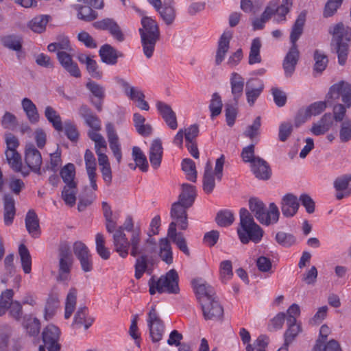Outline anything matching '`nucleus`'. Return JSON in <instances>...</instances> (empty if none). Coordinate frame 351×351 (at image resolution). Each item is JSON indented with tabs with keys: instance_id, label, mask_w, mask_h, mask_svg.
Segmentation results:
<instances>
[{
	"instance_id": "19",
	"label": "nucleus",
	"mask_w": 351,
	"mask_h": 351,
	"mask_svg": "<svg viewBox=\"0 0 351 351\" xmlns=\"http://www.w3.org/2000/svg\"><path fill=\"white\" fill-rule=\"evenodd\" d=\"M232 38V32L231 30H226L221 36L218 42V47L215 56L216 65H220L224 60L227 52L230 48V42Z\"/></svg>"
},
{
	"instance_id": "52",
	"label": "nucleus",
	"mask_w": 351,
	"mask_h": 351,
	"mask_svg": "<svg viewBox=\"0 0 351 351\" xmlns=\"http://www.w3.org/2000/svg\"><path fill=\"white\" fill-rule=\"evenodd\" d=\"M19 254L23 271L25 274H29L32 269V258L28 249L24 244L19 245Z\"/></svg>"
},
{
	"instance_id": "36",
	"label": "nucleus",
	"mask_w": 351,
	"mask_h": 351,
	"mask_svg": "<svg viewBox=\"0 0 351 351\" xmlns=\"http://www.w3.org/2000/svg\"><path fill=\"white\" fill-rule=\"evenodd\" d=\"M106 131L111 151L113 154H119L121 152V145L114 125L110 122L107 123L106 124Z\"/></svg>"
},
{
	"instance_id": "22",
	"label": "nucleus",
	"mask_w": 351,
	"mask_h": 351,
	"mask_svg": "<svg viewBox=\"0 0 351 351\" xmlns=\"http://www.w3.org/2000/svg\"><path fill=\"white\" fill-rule=\"evenodd\" d=\"M96 29L108 30L110 34L117 40L123 41L124 36L117 23L111 19H104L98 21L93 24Z\"/></svg>"
},
{
	"instance_id": "40",
	"label": "nucleus",
	"mask_w": 351,
	"mask_h": 351,
	"mask_svg": "<svg viewBox=\"0 0 351 351\" xmlns=\"http://www.w3.org/2000/svg\"><path fill=\"white\" fill-rule=\"evenodd\" d=\"M118 83L123 88L125 95L131 100L137 101L141 98L145 97V95L141 89L131 86L127 81L120 79L119 80Z\"/></svg>"
},
{
	"instance_id": "13",
	"label": "nucleus",
	"mask_w": 351,
	"mask_h": 351,
	"mask_svg": "<svg viewBox=\"0 0 351 351\" xmlns=\"http://www.w3.org/2000/svg\"><path fill=\"white\" fill-rule=\"evenodd\" d=\"M201 306L205 319L219 321L223 317V308L215 298L208 301L203 299Z\"/></svg>"
},
{
	"instance_id": "3",
	"label": "nucleus",
	"mask_w": 351,
	"mask_h": 351,
	"mask_svg": "<svg viewBox=\"0 0 351 351\" xmlns=\"http://www.w3.org/2000/svg\"><path fill=\"white\" fill-rule=\"evenodd\" d=\"M237 233L243 244L248 243L250 241L257 243L263 236V229L255 223L252 215L245 208L240 210V228Z\"/></svg>"
},
{
	"instance_id": "33",
	"label": "nucleus",
	"mask_w": 351,
	"mask_h": 351,
	"mask_svg": "<svg viewBox=\"0 0 351 351\" xmlns=\"http://www.w3.org/2000/svg\"><path fill=\"white\" fill-rule=\"evenodd\" d=\"M133 121L136 132L142 136L147 137L152 135L153 128L151 124L146 123L145 118L139 113H134Z\"/></svg>"
},
{
	"instance_id": "31",
	"label": "nucleus",
	"mask_w": 351,
	"mask_h": 351,
	"mask_svg": "<svg viewBox=\"0 0 351 351\" xmlns=\"http://www.w3.org/2000/svg\"><path fill=\"white\" fill-rule=\"evenodd\" d=\"M167 236L177 245L182 252H183L186 255H189V250L187 247L186 239H184L182 233L177 232L174 223L169 224L167 230Z\"/></svg>"
},
{
	"instance_id": "16",
	"label": "nucleus",
	"mask_w": 351,
	"mask_h": 351,
	"mask_svg": "<svg viewBox=\"0 0 351 351\" xmlns=\"http://www.w3.org/2000/svg\"><path fill=\"white\" fill-rule=\"evenodd\" d=\"M156 108L165 121L166 124L171 129L176 130L178 128V121L176 112L172 110L170 105L161 101H157Z\"/></svg>"
},
{
	"instance_id": "1",
	"label": "nucleus",
	"mask_w": 351,
	"mask_h": 351,
	"mask_svg": "<svg viewBox=\"0 0 351 351\" xmlns=\"http://www.w3.org/2000/svg\"><path fill=\"white\" fill-rule=\"evenodd\" d=\"M141 23L142 27L139 28L138 32L143 51L147 58H150L160 37L159 27L154 19L145 16L142 17Z\"/></svg>"
},
{
	"instance_id": "37",
	"label": "nucleus",
	"mask_w": 351,
	"mask_h": 351,
	"mask_svg": "<svg viewBox=\"0 0 351 351\" xmlns=\"http://www.w3.org/2000/svg\"><path fill=\"white\" fill-rule=\"evenodd\" d=\"M86 86L93 95L99 100L98 102L93 101L92 103L99 112L101 111L102 100L105 97V88L101 85L93 81L88 82Z\"/></svg>"
},
{
	"instance_id": "62",
	"label": "nucleus",
	"mask_w": 351,
	"mask_h": 351,
	"mask_svg": "<svg viewBox=\"0 0 351 351\" xmlns=\"http://www.w3.org/2000/svg\"><path fill=\"white\" fill-rule=\"evenodd\" d=\"M339 138L342 143H347L351 141L350 119L346 118L341 122L339 130Z\"/></svg>"
},
{
	"instance_id": "4",
	"label": "nucleus",
	"mask_w": 351,
	"mask_h": 351,
	"mask_svg": "<svg viewBox=\"0 0 351 351\" xmlns=\"http://www.w3.org/2000/svg\"><path fill=\"white\" fill-rule=\"evenodd\" d=\"M249 208L256 219L263 225L276 223L279 219L280 212L274 202L269 204V210L267 211L265 204L261 199L252 197L249 199Z\"/></svg>"
},
{
	"instance_id": "63",
	"label": "nucleus",
	"mask_w": 351,
	"mask_h": 351,
	"mask_svg": "<svg viewBox=\"0 0 351 351\" xmlns=\"http://www.w3.org/2000/svg\"><path fill=\"white\" fill-rule=\"evenodd\" d=\"M23 326L27 332L32 336L37 335L40 331L39 320L36 317H33L32 315L25 317Z\"/></svg>"
},
{
	"instance_id": "41",
	"label": "nucleus",
	"mask_w": 351,
	"mask_h": 351,
	"mask_svg": "<svg viewBox=\"0 0 351 351\" xmlns=\"http://www.w3.org/2000/svg\"><path fill=\"white\" fill-rule=\"evenodd\" d=\"M99 56L104 63L110 65L115 64L119 57L117 51L109 45H104L101 47Z\"/></svg>"
},
{
	"instance_id": "39",
	"label": "nucleus",
	"mask_w": 351,
	"mask_h": 351,
	"mask_svg": "<svg viewBox=\"0 0 351 351\" xmlns=\"http://www.w3.org/2000/svg\"><path fill=\"white\" fill-rule=\"evenodd\" d=\"M332 125V115L330 113H326L322 119L314 123L311 132L315 135H321L326 133Z\"/></svg>"
},
{
	"instance_id": "61",
	"label": "nucleus",
	"mask_w": 351,
	"mask_h": 351,
	"mask_svg": "<svg viewBox=\"0 0 351 351\" xmlns=\"http://www.w3.org/2000/svg\"><path fill=\"white\" fill-rule=\"evenodd\" d=\"M14 291L12 289H6L3 291L0 297V316L5 315L7 310L12 305Z\"/></svg>"
},
{
	"instance_id": "20",
	"label": "nucleus",
	"mask_w": 351,
	"mask_h": 351,
	"mask_svg": "<svg viewBox=\"0 0 351 351\" xmlns=\"http://www.w3.org/2000/svg\"><path fill=\"white\" fill-rule=\"evenodd\" d=\"M327 107L326 101H317L308 106L304 111H300L295 118V125L298 126L304 123L306 119L311 116H316L322 113Z\"/></svg>"
},
{
	"instance_id": "25",
	"label": "nucleus",
	"mask_w": 351,
	"mask_h": 351,
	"mask_svg": "<svg viewBox=\"0 0 351 351\" xmlns=\"http://www.w3.org/2000/svg\"><path fill=\"white\" fill-rule=\"evenodd\" d=\"M184 130L186 146L190 154H199L195 140L199 134V127L196 124L190 125Z\"/></svg>"
},
{
	"instance_id": "24",
	"label": "nucleus",
	"mask_w": 351,
	"mask_h": 351,
	"mask_svg": "<svg viewBox=\"0 0 351 351\" xmlns=\"http://www.w3.org/2000/svg\"><path fill=\"white\" fill-rule=\"evenodd\" d=\"M71 51H60L57 58L62 66L70 73L71 75L79 77L81 75L77 64L73 61L70 54Z\"/></svg>"
},
{
	"instance_id": "60",
	"label": "nucleus",
	"mask_w": 351,
	"mask_h": 351,
	"mask_svg": "<svg viewBox=\"0 0 351 351\" xmlns=\"http://www.w3.org/2000/svg\"><path fill=\"white\" fill-rule=\"evenodd\" d=\"M234 220L233 213L230 210H222L217 213L215 221L221 227L230 226Z\"/></svg>"
},
{
	"instance_id": "49",
	"label": "nucleus",
	"mask_w": 351,
	"mask_h": 351,
	"mask_svg": "<svg viewBox=\"0 0 351 351\" xmlns=\"http://www.w3.org/2000/svg\"><path fill=\"white\" fill-rule=\"evenodd\" d=\"M77 11V18L84 21H91L97 17V13L90 6L82 5L80 4L74 5Z\"/></svg>"
},
{
	"instance_id": "14",
	"label": "nucleus",
	"mask_w": 351,
	"mask_h": 351,
	"mask_svg": "<svg viewBox=\"0 0 351 351\" xmlns=\"http://www.w3.org/2000/svg\"><path fill=\"white\" fill-rule=\"evenodd\" d=\"M112 242L114 245V250L121 257L126 258L129 254V249L130 247V239L126 237V234L123 232L122 228H117L116 231L112 234Z\"/></svg>"
},
{
	"instance_id": "47",
	"label": "nucleus",
	"mask_w": 351,
	"mask_h": 351,
	"mask_svg": "<svg viewBox=\"0 0 351 351\" xmlns=\"http://www.w3.org/2000/svg\"><path fill=\"white\" fill-rule=\"evenodd\" d=\"M304 16L300 15L295 21L290 34V41L291 47H298L296 42L303 32V27L304 25Z\"/></svg>"
},
{
	"instance_id": "17",
	"label": "nucleus",
	"mask_w": 351,
	"mask_h": 351,
	"mask_svg": "<svg viewBox=\"0 0 351 351\" xmlns=\"http://www.w3.org/2000/svg\"><path fill=\"white\" fill-rule=\"evenodd\" d=\"M300 207L298 198L292 193L285 195L281 200L280 208L285 217H292L298 212Z\"/></svg>"
},
{
	"instance_id": "64",
	"label": "nucleus",
	"mask_w": 351,
	"mask_h": 351,
	"mask_svg": "<svg viewBox=\"0 0 351 351\" xmlns=\"http://www.w3.org/2000/svg\"><path fill=\"white\" fill-rule=\"evenodd\" d=\"M269 343V338L265 335H260L252 344L246 346V351H266Z\"/></svg>"
},
{
	"instance_id": "9",
	"label": "nucleus",
	"mask_w": 351,
	"mask_h": 351,
	"mask_svg": "<svg viewBox=\"0 0 351 351\" xmlns=\"http://www.w3.org/2000/svg\"><path fill=\"white\" fill-rule=\"evenodd\" d=\"M58 258L59 274L58 280L60 281L68 280L73 260L71 248L68 243H64L60 245Z\"/></svg>"
},
{
	"instance_id": "2",
	"label": "nucleus",
	"mask_w": 351,
	"mask_h": 351,
	"mask_svg": "<svg viewBox=\"0 0 351 351\" xmlns=\"http://www.w3.org/2000/svg\"><path fill=\"white\" fill-rule=\"evenodd\" d=\"M329 32L332 35L331 47L338 56V62L344 65L348 54V43L351 41V28L337 23L330 28Z\"/></svg>"
},
{
	"instance_id": "7",
	"label": "nucleus",
	"mask_w": 351,
	"mask_h": 351,
	"mask_svg": "<svg viewBox=\"0 0 351 351\" xmlns=\"http://www.w3.org/2000/svg\"><path fill=\"white\" fill-rule=\"evenodd\" d=\"M225 162L223 155L217 159L215 169H213V165L208 161L205 166L203 178V190L209 194L212 193L215 187V180H221L223 176V168Z\"/></svg>"
},
{
	"instance_id": "55",
	"label": "nucleus",
	"mask_w": 351,
	"mask_h": 351,
	"mask_svg": "<svg viewBox=\"0 0 351 351\" xmlns=\"http://www.w3.org/2000/svg\"><path fill=\"white\" fill-rule=\"evenodd\" d=\"M50 52H56L57 53L60 51H71L69 40L67 37H62L58 41L51 43L47 47Z\"/></svg>"
},
{
	"instance_id": "54",
	"label": "nucleus",
	"mask_w": 351,
	"mask_h": 351,
	"mask_svg": "<svg viewBox=\"0 0 351 351\" xmlns=\"http://www.w3.org/2000/svg\"><path fill=\"white\" fill-rule=\"evenodd\" d=\"M273 8L271 7H266L264 12L259 18H255L252 21V27L254 30L263 29L265 23L273 16Z\"/></svg>"
},
{
	"instance_id": "56",
	"label": "nucleus",
	"mask_w": 351,
	"mask_h": 351,
	"mask_svg": "<svg viewBox=\"0 0 351 351\" xmlns=\"http://www.w3.org/2000/svg\"><path fill=\"white\" fill-rule=\"evenodd\" d=\"M96 251L99 256L104 260H108L110 256V252L105 246V237L102 233H97L95 235Z\"/></svg>"
},
{
	"instance_id": "28",
	"label": "nucleus",
	"mask_w": 351,
	"mask_h": 351,
	"mask_svg": "<svg viewBox=\"0 0 351 351\" xmlns=\"http://www.w3.org/2000/svg\"><path fill=\"white\" fill-rule=\"evenodd\" d=\"M293 0H283L282 4L280 6L274 2H270L267 7H271L274 10L273 15L276 14L274 21L277 23H281L286 21V15L292 6Z\"/></svg>"
},
{
	"instance_id": "34",
	"label": "nucleus",
	"mask_w": 351,
	"mask_h": 351,
	"mask_svg": "<svg viewBox=\"0 0 351 351\" xmlns=\"http://www.w3.org/2000/svg\"><path fill=\"white\" fill-rule=\"evenodd\" d=\"M44 114L49 123L58 132H63V123L60 114L55 108L47 106L45 108Z\"/></svg>"
},
{
	"instance_id": "57",
	"label": "nucleus",
	"mask_w": 351,
	"mask_h": 351,
	"mask_svg": "<svg viewBox=\"0 0 351 351\" xmlns=\"http://www.w3.org/2000/svg\"><path fill=\"white\" fill-rule=\"evenodd\" d=\"M7 160L11 168L16 172H21L26 176L29 173V170L23 165L21 155H6Z\"/></svg>"
},
{
	"instance_id": "23",
	"label": "nucleus",
	"mask_w": 351,
	"mask_h": 351,
	"mask_svg": "<svg viewBox=\"0 0 351 351\" xmlns=\"http://www.w3.org/2000/svg\"><path fill=\"white\" fill-rule=\"evenodd\" d=\"M263 89L264 84L261 80L251 79L247 82L245 94L247 101L250 106L254 105Z\"/></svg>"
},
{
	"instance_id": "30",
	"label": "nucleus",
	"mask_w": 351,
	"mask_h": 351,
	"mask_svg": "<svg viewBox=\"0 0 351 351\" xmlns=\"http://www.w3.org/2000/svg\"><path fill=\"white\" fill-rule=\"evenodd\" d=\"M4 213L3 220L6 226H10L14 220L16 208L15 200L14 197L10 195H5L3 197Z\"/></svg>"
},
{
	"instance_id": "46",
	"label": "nucleus",
	"mask_w": 351,
	"mask_h": 351,
	"mask_svg": "<svg viewBox=\"0 0 351 351\" xmlns=\"http://www.w3.org/2000/svg\"><path fill=\"white\" fill-rule=\"evenodd\" d=\"M98 163L102 174L103 179L107 185L112 182V171L107 155H99Z\"/></svg>"
},
{
	"instance_id": "50",
	"label": "nucleus",
	"mask_w": 351,
	"mask_h": 351,
	"mask_svg": "<svg viewBox=\"0 0 351 351\" xmlns=\"http://www.w3.org/2000/svg\"><path fill=\"white\" fill-rule=\"evenodd\" d=\"M48 15H40L34 17L29 23V27L36 33H42L45 30L46 25L49 21Z\"/></svg>"
},
{
	"instance_id": "35",
	"label": "nucleus",
	"mask_w": 351,
	"mask_h": 351,
	"mask_svg": "<svg viewBox=\"0 0 351 351\" xmlns=\"http://www.w3.org/2000/svg\"><path fill=\"white\" fill-rule=\"evenodd\" d=\"M78 60L81 63L86 64V69L92 77L101 78L102 72L98 69L96 61L91 56L82 53L78 56Z\"/></svg>"
},
{
	"instance_id": "5",
	"label": "nucleus",
	"mask_w": 351,
	"mask_h": 351,
	"mask_svg": "<svg viewBox=\"0 0 351 351\" xmlns=\"http://www.w3.org/2000/svg\"><path fill=\"white\" fill-rule=\"evenodd\" d=\"M141 230L136 228L132 234H130V255L133 257L149 256L155 252L156 242L154 238L148 237L141 243Z\"/></svg>"
},
{
	"instance_id": "45",
	"label": "nucleus",
	"mask_w": 351,
	"mask_h": 351,
	"mask_svg": "<svg viewBox=\"0 0 351 351\" xmlns=\"http://www.w3.org/2000/svg\"><path fill=\"white\" fill-rule=\"evenodd\" d=\"M262 44L259 38H256L252 40L250 47V51L248 57L249 64H254L261 63L262 58L261 56V48Z\"/></svg>"
},
{
	"instance_id": "42",
	"label": "nucleus",
	"mask_w": 351,
	"mask_h": 351,
	"mask_svg": "<svg viewBox=\"0 0 351 351\" xmlns=\"http://www.w3.org/2000/svg\"><path fill=\"white\" fill-rule=\"evenodd\" d=\"M94 319L88 316V310L86 307L79 308L74 316L73 324L79 327L84 326L88 329L93 323Z\"/></svg>"
},
{
	"instance_id": "26",
	"label": "nucleus",
	"mask_w": 351,
	"mask_h": 351,
	"mask_svg": "<svg viewBox=\"0 0 351 351\" xmlns=\"http://www.w3.org/2000/svg\"><path fill=\"white\" fill-rule=\"evenodd\" d=\"M21 108L30 123L36 125L40 121V116L38 108L30 99L23 98L21 100Z\"/></svg>"
},
{
	"instance_id": "59",
	"label": "nucleus",
	"mask_w": 351,
	"mask_h": 351,
	"mask_svg": "<svg viewBox=\"0 0 351 351\" xmlns=\"http://www.w3.org/2000/svg\"><path fill=\"white\" fill-rule=\"evenodd\" d=\"M88 136L94 142L95 149L97 154H102L107 149V143L104 136L99 133L88 132Z\"/></svg>"
},
{
	"instance_id": "27",
	"label": "nucleus",
	"mask_w": 351,
	"mask_h": 351,
	"mask_svg": "<svg viewBox=\"0 0 351 351\" xmlns=\"http://www.w3.org/2000/svg\"><path fill=\"white\" fill-rule=\"evenodd\" d=\"M299 56L298 47H291L283 62V68L286 76L289 77L294 72Z\"/></svg>"
},
{
	"instance_id": "38",
	"label": "nucleus",
	"mask_w": 351,
	"mask_h": 351,
	"mask_svg": "<svg viewBox=\"0 0 351 351\" xmlns=\"http://www.w3.org/2000/svg\"><path fill=\"white\" fill-rule=\"evenodd\" d=\"M84 160L86 163V169L90 186L94 191H97V185L96 184V159L94 157V155H84Z\"/></svg>"
},
{
	"instance_id": "43",
	"label": "nucleus",
	"mask_w": 351,
	"mask_h": 351,
	"mask_svg": "<svg viewBox=\"0 0 351 351\" xmlns=\"http://www.w3.org/2000/svg\"><path fill=\"white\" fill-rule=\"evenodd\" d=\"M159 256L167 264L173 263V254L170 241L167 238H161L159 240Z\"/></svg>"
},
{
	"instance_id": "8",
	"label": "nucleus",
	"mask_w": 351,
	"mask_h": 351,
	"mask_svg": "<svg viewBox=\"0 0 351 351\" xmlns=\"http://www.w3.org/2000/svg\"><path fill=\"white\" fill-rule=\"evenodd\" d=\"M245 162L250 163L251 171L254 176L262 180H269L271 176V171L268 163L256 155H242Z\"/></svg>"
},
{
	"instance_id": "58",
	"label": "nucleus",
	"mask_w": 351,
	"mask_h": 351,
	"mask_svg": "<svg viewBox=\"0 0 351 351\" xmlns=\"http://www.w3.org/2000/svg\"><path fill=\"white\" fill-rule=\"evenodd\" d=\"M222 107L223 104L220 95L217 93L213 94L208 106L212 119H214L221 114Z\"/></svg>"
},
{
	"instance_id": "51",
	"label": "nucleus",
	"mask_w": 351,
	"mask_h": 351,
	"mask_svg": "<svg viewBox=\"0 0 351 351\" xmlns=\"http://www.w3.org/2000/svg\"><path fill=\"white\" fill-rule=\"evenodd\" d=\"M182 169L184 172L188 180L193 182H196L197 172L195 164L193 160L190 158H184L182 162Z\"/></svg>"
},
{
	"instance_id": "11",
	"label": "nucleus",
	"mask_w": 351,
	"mask_h": 351,
	"mask_svg": "<svg viewBox=\"0 0 351 351\" xmlns=\"http://www.w3.org/2000/svg\"><path fill=\"white\" fill-rule=\"evenodd\" d=\"M149 335L153 342L160 341L164 333L165 326L156 310V306H152L148 313L147 319Z\"/></svg>"
},
{
	"instance_id": "6",
	"label": "nucleus",
	"mask_w": 351,
	"mask_h": 351,
	"mask_svg": "<svg viewBox=\"0 0 351 351\" xmlns=\"http://www.w3.org/2000/svg\"><path fill=\"white\" fill-rule=\"evenodd\" d=\"M178 274L175 269H171L165 276H162L157 280H152L149 282V293L154 295L158 293H178L180 291L178 286Z\"/></svg>"
},
{
	"instance_id": "12",
	"label": "nucleus",
	"mask_w": 351,
	"mask_h": 351,
	"mask_svg": "<svg viewBox=\"0 0 351 351\" xmlns=\"http://www.w3.org/2000/svg\"><path fill=\"white\" fill-rule=\"evenodd\" d=\"M328 97L337 99L341 97V101L348 108L351 107V84L341 81L333 84L329 90Z\"/></svg>"
},
{
	"instance_id": "15",
	"label": "nucleus",
	"mask_w": 351,
	"mask_h": 351,
	"mask_svg": "<svg viewBox=\"0 0 351 351\" xmlns=\"http://www.w3.org/2000/svg\"><path fill=\"white\" fill-rule=\"evenodd\" d=\"M186 208L180 205L178 203H173L171 209V217L172 221L170 223L175 224V228L178 226L181 230H185L188 228V217Z\"/></svg>"
},
{
	"instance_id": "48",
	"label": "nucleus",
	"mask_w": 351,
	"mask_h": 351,
	"mask_svg": "<svg viewBox=\"0 0 351 351\" xmlns=\"http://www.w3.org/2000/svg\"><path fill=\"white\" fill-rule=\"evenodd\" d=\"M77 291L75 288L70 289L65 302V313H64V318L68 319L71 317L72 313H73L77 301Z\"/></svg>"
},
{
	"instance_id": "44",
	"label": "nucleus",
	"mask_w": 351,
	"mask_h": 351,
	"mask_svg": "<svg viewBox=\"0 0 351 351\" xmlns=\"http://www.w3.org/2000/svg\"><path fill=\"white\" fill-rule=\"evenodd\" d=\"M77 193V184H65L62 191V198L64 203L69 206H73L75 204Z\"/></svg>"
},
{
	"instance_id": "10",
	"label": "nucleus",
	"mask_w": 351,
	"mask_h": 351,
	"mask_svg": "<svg viewBox=\"0 0 351 351\" xmlns=\"http://www.w3.org/2000/svg\"><path fill=\"white\" fill-rule=\"evenodd\" d=\"M60 331L58 327L54 325L47 326L43 332V341L44 346H40L38 351H60V345L59 343Z\"/></svg>"
},
{
	"instance_id": "18",
	"label": "nucleus",
	"mask_w": 351,
	"mask_h": 351,
	"mask_svg": "<svg viewBox=\"0 0 351 351\" xmlns=\"http://www.w3.org/2000/svg\"><path fill=\"white\" fill-rule=\"evenodd\" d=\"M193 285L200 303L202 304V300L206 301L215 298V291L213 288L202 278L195 279L193 280Z\"/></svg>"
},
{
	"instance_id": "21",
	"label": "nucleus",
	"mask_w": 351,
	"mask_h": 351,
	"mask_svg": "<svg viewBox=\"0 0 351 351\" xmlns=\"http://www.w3.org/2000/svg\"><path fill=\"white\" fill-rule=\"evenodd\" d=\"M351 182V173L337 177L333 186L336 191L335 197L340 200L351 195V189H349V182Z\"/></svg>"
},
{
	"instance_id": "29",
	"label": "nucleus",
	"mask_w": 351,
	"mask_h": 351,
	"mask_svg": "<svg viewBox=\"0 0 351 351\" xmlns=\"http://www.w3.org/2000/svg\"><path fill=\"white\" fill-rule=\"evenodd\" d=\"M25 227L32 237L37 238L40 234L39 219L34 210H29L26 214Z\"/></svg>"
},
{
	"instance_id": "32",
	"label": "nucleus",
	"mask_w": 351,
	"mask_h": 351,
	"mask_svg": "<svg viewBox=\"0 0 351 351\" xmlns=\"http://www.w3.org/2000/svg\"><path fill=\"white\" fill-rule=\"evenodd\" d=\"M230 83L232 95L234 100L237 102L243 95L244 78L238 73L233 72L230 75Z\"/></svg>"
},
{
	"instance_id": "53",
	"label": "nucleus",
	"mask_w": 351,
	"mask_h": 351,
	"mask_svg": "<svg viewBox=\"0 0 351 351\" xmlns=\"http://www.w3.org/2000/svg\"><path fill=\"white\" fill-rule=\"evenodd\" d=\"M288 329L286 330L284 335L285 343L280 348H285L286 351H288L289 345L294 340L295 337L301 331V326L300 324H287Z\"/></svg>"
}]
</instances>
